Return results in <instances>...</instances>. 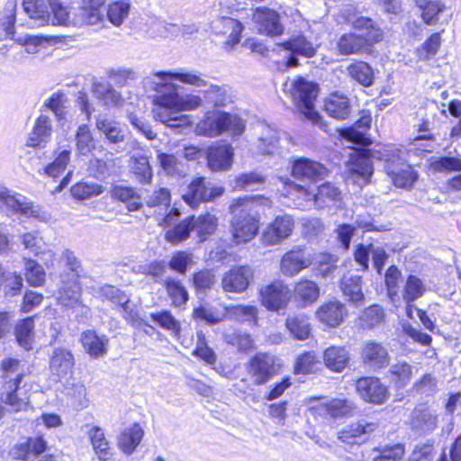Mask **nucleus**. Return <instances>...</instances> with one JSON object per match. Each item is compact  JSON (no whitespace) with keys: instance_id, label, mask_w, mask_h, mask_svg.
<instances>
[{"instance_id":"338daca9","label":"nucleus","mask_w":461,"mask_h":461,"mask_svg":"<svg viewBox=\"0 0 461 461\" xmlns=\"http://www.w3.org/2000/svg\"><path fill=\"white\" fill-rule=\"evenodd\" d=\"M194 320L204 321L209 325L216 324L221 321L219 311L210 303H202L193 310Z\"/></svg>"},{"instance_id":"5fc2aeb1","label":"nucleus","mask_w":461,"mask_h":461,"mask_svg":"<svg viewBox=\"0 0 461 461\" xmlns=\"http://www.w3.org/2000/svg\"><path fill=\"white\" fill-rule=\"evenodd\" d=\"M320 295L318 285L311 280L303 279L299 281L294 287V296L303 303L304 305L312 303Z\"/></svg>"},{"instance_id":"c85d7f7f","label":"nucleus","mask_w":461,"mask_h":461,"mask_svg":"<svg viewBox=\"0 0 461 461\" xmlns=\"http://www.w3.org/2000/svg\"><path fill=\"white\" fill-rule=\"evenodd\" d=\"M206 158L212 170H226L232 163L233 149L227 144L212 146L208 149Z\"/></svg>"},{"instance_id":"69168bd1","label":"nucleus","mask_w":461,"mask_h":461,"mask_svg":"<svg viewBox=\"0 0 461 461\" xmlns=\"http://www.w3.org/2000/svg\"><path fill=\"white\" fill-rule=\"evenodd\" d=\"M440 45V32L432 33L419 48L416 49V55L420 60H428L438 53Z\"/></svg>"},{"instance_id":"7ed1b4c3","label":"nucleus","mask_w":461,"mask_h":461,"mask_svg":"<svg viewBox=\"0 0 461 461\" xmlns=\"http://www.w3.org/2000/svg\"><path fill=\"white\" fill-rule=\"evenodd\" d=\"M216 221V218L210 213L188 216L169 228L165 233V239L176 245L190 238L194 232L199 242H203L214 232Z\"/></svg>"},{"instance_id":"393cba45","label":"nucleus","mask_w":461,"mask_h":461,"mask_svg":"<svg viewBox=\"0 0 461 461\" xmlns=\"http://www.w3.org/2000/svg\"><path fill=\"white\" fill-rule=\"evenodd\" d=\"M363 285L362 276L356 274H346L340 280V289L344 296L355 306H360L365 302Z\"/></svg>"},{"instance_id":"bb28decb","label":"nucleus","mask_w":461,"mask_h":461,"mask_svg":"<svg viewBox=\"0 0 461 461\" xmlns=\"http://www.w3.org/2000/svg\"><path fill=\"white\" fill-rule=\"evenodd\" d=\"M52 123L48 115L41 114L35 121L33 129L29 134L27 146L43 148L51 139Z\"/></svg>"},{"instance_id":"49530a36","label":"nucleus","mask_w":461,"mask_h":461,"mask_svg":"<svg viewBox=\"0 0 461 461\" xmlns=\"http://www.w3.org/2000/svg\"><path fill=\"white\" fill-rule=\"evenodd\" d=\"M415 4L421 10V18L428 25L436 24L438 15L446 9L440 0H415Z\"/></svg>"},{"instance_id":"f03ea898","label":"nucleus","mask_w":461,"mask_h":461,"mask_svg":"<svg viewBox=\"0 0 461 461\" xmlns=\"http://www.w3.org/2000/svg\"><path fill=\"white\" fill-rule=\"evenodd\" d=\"M353 26L358 33L343 34L337 43V50L340 55L366 52L374 43L383 39V32L368 17L357 18Z\"/></svg>"},{"instance_id":"412c9836","label":"nucleus","mask_w":461,"mask_h":461,"mask_svg":"<svg viewBox=\"0 0 461 461\" xmlns=\"http://www.w3.org/2000/svg\"><path fill=\"white\" fill-rule=\"evenodd\" d=\"M376 428V422H369L363 419L344 428L339 432L338 438L348 445H359L365 442Z\"/></svg>"},{"instance_id":"13d9d810","label":"nucleus","mask_w":461,"mask_h":461,"mask_svg":"<svg viewBox=\"0 0 461 461\" xmlns=\"http://www.w3.org/2000/svg\"><path fill=\"white\" fill-rule=\"evenodd\" d=\"M131 169L140 184L147 185L151 182L153 173L148 157L144 155L132 157Z\"/></svg>"},{"instance_id":"f3484780","label":"nucleus","mask_w":461,"mask_h":461,"mask_svg":"<svg viewBox=\"0 0 461 461\" xmlns=\"http://www.w3.org/2000/svg\"><path fill=\"white\" fill-rule=\"evenodd\" d=\"M50 371L52 375L59 379L67 378L73 373L75 357L72 351L65 347L52 348L50 354Z\"/></svg>"},{"instance_id":"0eeeda50","label":"nucleus","mask_w":461,"mask_h":461,"mask_svg":"<svg viewBox=\"0 0 461 461\" xmlns=\"http://www.w3.org/2000/svg\"><path fill=\"white\" fill-rule=\"evenodd\" d=\"M318 93V85L303 77H298L292 82L291 94L297 109L306 119L321 125L322 118L314 108Z\"/></svg>"},{"instance_id":"a211bd4d","label":"nucleus","mask_w":461,"mask_h":461,"mask_svg":"<svg viewBox=\"0 0 461 461\" xmlns=\"http://www.w3.org/2000/svg\"><path fill=\"white\" fill-rule=\"evenodd\" d=\"M171 195L167 188L161 187L155 190L145 199L148 207H158L163 211V225L167 228L173 224L180 215L176 208H170Z\"/></svg>"},{"instance_id":"f8f14e48","label":"nucleus","mask_w":461,"mask_h":461,"mask_svg":"<svg viewBox=\"0 0 461 461\" xmlns=\"http://www.w3.org/2000/svg\"><path fill=\"white\" fill-rule=\"evenodd\" d=\"M222 193L221 187L211 186V183H207L204 177H196L188 185L182 196L187 204L195 207L199 203L211 201Z\"/></svg>"},{"instance_id":"72a5a7b5","label":"nucleus","mask_w":461,"mask_h":461,"mask_svg":"<svg viewBox=\"0 0 461 461\" xmlns=\"http://www.w3.org/2000/svg\"><path fill=\"white\" fill-rule=\"evenodd\" d=\"M96 129L105 137L109 144H119L125 140V131L121 124L112 119L99 116L95 122Z\"/></svg>"},{"instance_id":"473e14b6","label":"nucleus","mask_w":461,"mask_h":461,"mask_svg":"<svg viewBox=\"0 0 461 461\" xmlns=\"http://www.w3.org/2000/svg\"><path fill=\"white\" fill-rule=\"evenodd\" d=\"M80 341L86 352L92 357L98 358L107 352L108 339L104 335H98L94 330L84 331Z\"/></svg>"},{"instance_id":"cd10ccee","label":"nucleus","mask_w":461,"mask_h":461,"mask_svg":"<svg viewBox=\"0 0 461 461\" xmlns=\"http://www.w3.org/2000/svg\"><path fill=\"white\" fill-rule=\"evenodd\" d=\"M110 194L113 200L122 203L129 212H138L143 207L141 194L135 187L115 185Z\"/></svg>"},{"instance_id":"9d476101","label":"nucleus","mask_w":461,"mask_h":461,"mask_svg":"<svg viewBox=\"0 0 461 461\" xmlns=\"http://www.w3.org/2000/svg\"><path fill=\"white\" fill-rule=\"evenodd\" d=\"M0 210L7 215L21 214L38 217L39 209L22 194H11L10 191L0 186Z\"/></svg>"},{"instance_id":"20e7f679","label":"nucleus","mask_w":461,"mask_h":461,"mask_svg":"<svg viewBox=\"0 0 461 461\" xmlns=\"http://www.w3.org/2000/svg\"><path fill=\"white\" fill-rule=\"evenodd\" d=\"M3 379L5 380L1 400L15 411L23 410L28 404V397L19 393L20 384L25 375L24 366L16 358L8 357L1 362Z\"/></svg>"},{"instance_id":"ea45409f","label":"nucleus","mask_w":461,"mask_h":461,"mask_svg":"<svg viewBox=\"0 0 461 461\" xmlns=\"http://www.w3.org/2000/svg\"><path fill=\"white\" fill-rule=\"evenodd\" d=\"M47 443L42 437L29 438L26 442L20 444L14 453L16 458L29 461L43 453Z\"/></svg>"},{"instance_id":"4d7b16f0","label":"nucleus","mask_w":461,"mask_h":461,"mask_svg":"<svg viewBox=\"0 0 461 461\" xmlns=\"http://www.w3.org/2000/svg\"><path fill=\"white\" fill-rule=\"evenodd\" d=\"M93 92L105 105L121 106L123 102L122 95L107 83L94 84Z\"/></svg>"},{"instance_id":"6e6552de","label":"nucleus","mask_w":461,"mask_h":461,"mask_svg":"<svg viewBox=\"0 0 461 461\" xmlns=\"http://www.w3.org/2000/svg\"><path fill=\"white\" fill-rule=\"evenodd\" d=\"M279 367L275 356L258 352L249 359L246 370L254 384L262 385L278 374Z\"/></svg>"},{"instance_id":"ddd939ff","label":"nucleus","mask_w":461,"mask_h":461,"mask_svg":"<svg viewBox=\"0 0 461 461\" xmlns=\"http://www.w3.org/2000/svg\"><path fill=\"white\" fill-rule=\"evenodd\" d=\"M311 253L304 246H294L281 258L280 270L285 276L293 277L312 266Z\"/></svg>"},{"instance_id":"a18cd8bd","label":"nucleus","mask_w":461,"mask_h":461,"mask_svg":"<svg viewBox=\"0 0 461 461\" xmlns=\"http://www.w3.org/2000/svg\"><path fill=\"white\" fill-rule=\"evenodd\" d=\"M285 326L291 335L299 340H304L311 335L309 319L304 314L288 316Z\"/></svg>"},{"instance_id":"c03bdc74","label":"nucleus","mask_w":461,"mask_h":461,"mask_svg":"<svg viewBox=\"0 0 461 461\" xmlns=\"http://www.w3.org/2000/svg\"><path fill=\"white\" fill-rule=\"evenodd\" d=\"M88 437L99 461H107L112 453L104 430L98 426H94L89 429Z\"/></svg>"},{"instance_id":"bf43d9fd","label":"nucleus","mask_w":461,"mask_h":461,"mask_svg":"<svg viewBox=\"0 0 461 461\" xmlns=\"http://www.w3.org/2000/svg\"><path fill=\"white\" fill-rule=\"evenodd\" d=\"M312 266L322 277L329 276L336 268L338 258L330 253H311Z\"/></svg>"},{"instance_id":"603ef678","label":"nucleus","mask_w":461,"mask_h":461,"mask_svg":"<svg viewBox=\"0 0 461 461\" xmlns=\"http://www.w3.org/2000/svg\"><path fill=\"white\" fill-rule=\"evenodd\" d=\"M348 71L351 78L363 86L367 87L374 83V70L366 62H355L348 67Z\"/></svg>"},{"instance_id":"37998d69","label":"nucleus","mask_w":461,"mask_h":461,"mask_svg":"<svg viewBox=\"0 0 461 461\" xmlns=\"http://www.w3.org/2000/svg\"><path fill=\"white\" fill-rule=\"evenodd\" d=\"M426 285L422 279L416 275H409L402 287V301L403 303H414L421 298L426 293Z\"/></svg>"},{"instance_id":"9b49d317","label":"nucleus","mask_w":461,"mask_h":461,"mask_svg":"<svg viewBox=\"0 0 461 461\" xmlns=\"http://www.w3.org/2000/svg\"><path fill=\"white\" fill-rule=\"evenodd\" d=\"M328 174L323 164L304 157L294 158L291 164L292 176L300 181L316 182L324 179Z\"/></svg>"},{"instance_id":"c9c22d12","label":"nucleus","mask_w":461,"mask_h":461,"mask_svg":"<svg viewBox=\"0 0 461 461\" xmlns=\"http://www.w3.org/2000/svg\"><path fill=\"white\" fill-rule=\"evenodd\" d=\"M341 192L333 184L325 182L318 186L316 194L312 195V201L316 208L324 209L332 206L340 200Z\"/></svg>"},{"instance_id":"c756f323","label":"nucleus","mask_w":461,"mask_h":461,"mask_svg":"<svg viewBox=\"0 0 461 461\" xmlns=\"http://www.w3.org/2000/svg\"><path fill=\"white\" fill-rule=\"evenodd\" d=\"M255 19L258 24V31L268 36H277L283 33L284 27L280 23L277 12L266 8L258 12Z\"/></svg>"},{"instance_id":"6e6d98bb","label":"nucleus","mask_w":461,"mask_h":461,"mask_svg":"<svg viewBox=\"0 0 461 461\" xmlns=\"http://www.w3.org/2000/svg\"><path fill=\"white\" fill-rule=\"evenodd\" d=\"M131 9L129 0H118L108 5L106 9L107 20L115 27L122 25L128 17Z\"/></svg>"},{"instance_id":"774afa93","label":"nucleus","mask_w":461,"mask_h":461,"mask_svg":"<svg viewBox=\"0 0 461 461\" xmlns=\"http://www.w3.org/2000/svg\"><path fill=\"white\" fill-rule=\"evenodd\" d=\"M430 168L435 172L447 173L461 171V158L442 156L431 159Z\"/></svg>"},{"instance_id":"dca6fc26","label":"nucleus","mask_w":461,"mask_h":461,"mask_svg":"<svg viewBox=\"0 0 461 461\" xmlns=\"http://www.w3.org/2000/svg\"><path fill=\"white\" fill-rule=\"evenodd\" d=\"M384 168L393 185L400 188H409L418 179V174L411 166L403 162L399 158L387 159Z\"/></svg>"},{"instance_id":"1a4fd4ad","label":"nucleus","mask_w":461,"mask_h":461,"mask_svg":"<svg viewBox=\"0 0 461 461\" xmlns=\"http://www.w3.org/2000/svg\"><path fill=\"white\" fill-rule=\"evenodd\" d=\"M355 409L356 405L353 401L345 398H334L313 405L309 411L314 417L336 420L352 416Z\"/></svg>"},{"instance_id":"052dcab7","label":"nucleus","mask_w":461,"mask_h":461,"mask_svg":"<svg viewBox=\"0 0 461 461\" xmlns=\"http://www.w3.org/2000/svg\"><path fill=\"white\" fill-rule=\"evenodd\" d=\"M75 20V23L79 26L95 25L103 23L104 15L100 8L85 4L84 6L77 10Z\"/></svg>"},{"instance_id":"2eb2a0df","label":"nucleus","mask_w":461,"mask_h":461,"mask_svg":"<svg viewBox=\"0 0 461 461\" xmlns=\"http://www.w3.org/2000/svg\"><path fill=\"white\" fill-rule=\"evenodd\" d=\"M261 303L269 311H278L285 308L290 291L281 281H275L260 289Z\"/></svg>"},{"instance_id":"680f3d73","label":"nucleus","mask_w":461,"mask_h":461,"mask_svg":"<svg viewBox=\"0 0 461 461\" xmlns=\"http://www.w3.org/2000/svg\"><path fill=\"white\" fill-rule=\"evenodd\" d=\"M56 158L53 162L45 167L44 172L47 176L56 178L59 176L66 169L70 161L71 150L64 149L56 151Z\"/></svg>"},{"instance_id":"0e129e2a","label":"nucleus","mask_w":461,"mask_h":461,"mask_svg":"<svg viewBox=\"0 0 461 461\" xmlns=\"http://www.w3.org/2000/svg\"><path fill=\"white\" fill-rule=\"evenodd\" d=\"M23 7L31 19L38 20L41 23L50 19V12L43 0H23Z\"/></svg>"},{"instance_id":"5701e85b","label":"nucleus","mask_w":461,"mask_h":461,"mask_svg":"<svg viewBox=\"0 0 461 461\" xmlns=\"http://www.w3.org/2000/svg\"><path fill=\"white\" fill-rule=\"evenodd\" d=\"M80 274L62 273L60 276L61 285L59 289V303L66 307H73L80 298V284L78 278Z\"/></svg>"},{"instance_id":"3c124183","label":"nucleus","mask_w":461,"mask_h":461,"mask_svg":"<svg viewBox=\"0 0 461 461\" xmlns=\"http://www.w3.org/2000/svg\"><path fill=\"white\" fill-rule=\"evenodd\" d=\"M14 333L17 343L29 349L31 348L32 338L34 330V320L32 317H27L20 320L15 325H14Z\"/></svg>"},{"instance_id":"4be33fe9","label":"nucleus","mask_w":461,"mask_h":461,"mask_svg":"<svg viewBox=\"0 0 461 461\" xmlns=\"http://www.w3.org/2000/svg\"><path fill=\"white\" fill-rule=\"evenodd\" d=\"M294 227V220L291 216H277L270 223L263 233V241L267 245H276L288 238Z\"/></svg>"},{"instance_id":"4468645a","label":"nucleus","mask_w":461,"mask_h":461,"mask_svg":"<svg viewBox=\"0 0 461 461\" xmlns=\"http://www.w3.org/2000/svg\"><path fill=\"white\" fill-rule=\"evenodd\" d=\"M356 390L365 402L382 404L389 398L388 388L374 376H365L357 380Z\"/></svg>"},{"instance_id":"a19ab883","label":"nucleus","mask_w":461,"mask_h":461,"mask_svg":"<svg viewBox=\"0 0 461 461\" xmlns=\"http://www.w3.org/2000/svg\"><path fill=\"white\" fill-rule=\"evenodd\" d=\"M323 360L329 369L341 372L348 363V351L343 347H330L323 353Z\"/></svg>"},{"instance_id":"79ce46f5","label":"nucleus","mask_w":461,"mask_h":461,"mask_svg":"<svg viewBox=\"0 0 461 461\" xmlns=\"http://www.w3.org/2000/svg\"><path fill=\"white\" fill-rule=\"evenodd\" d=\"M163 285L171 300L172 305L180 308L186 304L189 300V294L181 281L173 277H167L164 280Z\"/></svg>"},{"instance_id":"8fccbe9b","label":"nucleus","mask_w":461,"mask_h":461,"mask_svg":"<svg viewBox=\"0 0 461 461\" xmlns=\"http://www.w3.org/2000/svg\"><path fill=\"white\" fill-rule=\"evenodd\" d=\"M438 418L429 410H414L411 419L413 429L422 432H431L437 428Z\"/></svg>"},{"instance_id":"f257e3e1","label":"nucleus","mask_w":461,"mask_h":461,"mask_svg":"<svg viewBox=\"0 0 461 461\" xmlns=\"http://www.w3.org/2000/svg\"><path fill=\"white\" fill-rule=\"evenodd\" d=\"M268 203V199L259 196H244L233 201L230 209L233 214L231 230L236 243L247 242L256 236L262 205Z\"/></svg>"},{"instance_id":"6ab92c4d","label":"nucleus","mask_w":461,"mask_h":461,"mask_svg":"<svg viewBox=\"0 0 461 461\" xmlns=\"http://www.w3.org/2000/svg\"><path fill=\"white\" fill-rule=\"evenodd\" d=\"M253 278V271L249 266L235 267L226 272L221 279V286L227 293H243Z\"/></svg>"},{"instance_id":"7c9ffc66","label":"nucleus","mask_w":461,"mask_h":461,"mask_svg":"<svg viewBox=\"0 0 461 461\" xmlns=\"http://www.w3.org/2000/svg\"><path fill=\"white\" fill-rule=\"evenodd\" d=\"M324 110L327 114L336 120H345L351 113L349 99L342 94L333 93L325 100Z\"/></svg>"},{"instance_id":"423d86ee","label":"nucleus","mask_w":461,"mask_h":461,"mask_svg":"<svg viewBox=\"0 0 461 461\" xmlns=\"http://www.w3.org/2000/svg\"><path fill=\"white\" fill-rule=\"evenodd\" d=\"M154 85L153 103L160 108L179 112L194 110L203 104V99L199 95L180 96L178 86L173 83H154Z\"/></svg>"},{"instance_id":"4c0bfd02","label":"nucleus","mask_w":461,"mask_h":461,"mask_svg":"<svg viewBox=\"0 0 461 461\" xmlns=\"http://www.w3.org/2000/svg\"><path fill=\"white\" fill-rule=\"evenodd\" d=\"M144 435L141 427L135 423L119 437L118 447L126 455H131L140 445Z\"/></svg>"},{"instance_id":"aec40b11","label":"nucleus","mask_w":461,"mask_h":461,"mask_svg":"<svg viewBox=\"0 0 461 461\" xmlns=\"http://www.w3.org/2000/svg\"><path fill=\"white\" fill-rule=\"evenodd\" d=\"M282 47L289 51L286 66L294 68L299 65L298 57L312 58L315 56L317 47L303 35L294 36L288 41L283 42Z\"/></svg>"},{"instance_id":"b1692460","label":"nucleus","mask_w":461,"mask_h":461,"mask_svg":"<svg viewBox=\"0 0 461 461\" xmlns=\"http://www.w3.org/2000/svg\"><path fill=\"white\" fill-rule=\"evenodd\" d=\"M211 27L215 34L227 35L225 43L230 46H234L240 41L243 26L237 19L221 16L212 22Z\"/></svg>"},{"instance_id":"f704fd0d","label":"nucleus","mask_w":461,"mask_h":461,"mask_svg":"<svg viewBox=\"0 0 461 461\" xmlns=\"http://www.w3.org/2000/svg\"><path fill=\"white\" fill-rule=\"evenodd\" d=\"M348 167L352 175L357 176L362 180V184L367 185L370 182L374 167L372 160L366 154L361 153L351 156Z\"/></svg>"},{"instance_id":"2f4dec72","label":"nucleus","mask_w":461,"mask_h":461,"mask_svg":"<svg viewBox=\"0 0 461 461\" xmlns=\"http://www.w3.org/2000/svg\"><path fill=\"white\" fill-rule=\"evenodd\" d=\"M347 314L345 305L339 301H330L317 312L319 320L330 327L339 326Z\"/></svg>"},{"instance_id":"58836bf2","label":"nucleus","mask_w":461,"mask_h":461,"mask_svg":"<svg viewBox=\"0 0 461 461\" xmlns=\"http://www.w3.org/2000/svg\"><path fill=\"white\" fill-rule=\"evenodd\" d=\"M417 371L416 366H411L405 360L399 359L390 366L388 373L397 387H404L410 383L413 374Z\"/></svg>"},{"instance_id":"864d4df0","label":"nucleus","mask_w":461,"mask_h":461,"mask_svg":"<svg viewBox=\"0 0 461 461\" xmlns=\"http://www.w3.org/2000/svg\"><path fill=\"white\" fill-rule=\"evenodd\" d=\"M204 98L215 107H222L232 102L230 87L223 85H210L204 91Z\"/></svg>"},{"instance_id":"a878e982","label":"nucleus","mask_w":461,"mask_h":461,"mask_svg":"<svg viewBox=\"0 0 461 461\" xmlns=\"http://www.w3.org/2000/svg\"><path fill=\"white\" fill-rule=\"evenodd\" d=\"M361 357L363 362L372 368H383L389 364V353L387 348L381 343L368 341L362 349Z\"/></svg>"},{"instance_id":"39448f33","label":"nucleus","mask_w":461,"mask_h":461,"mask_svg":"<svg viewBox=\"0 0 461 461\" xmlns=\"http://www.w3.org/2000/svg\"><path fill=\"white\" fill-rule=\"evenodd\" d=\"M244 129V122L239 116L212 110L205 113L203 118L196 124L195 132L198 135L212 138L224 131H230L233 135H241Z\"/></svg>"},{"instance_id":"de8ad7c7","label":"nucleus","mask_w":461,"mask_h":461,"mask_svg":"<svg viewBox=\"0 0 461 461\" xmlns=\"http://www.w3.org/2000/svg\"><path fill=\"white\" fill-rule=\"evenodd\" d=\"M68 98L65 94L62 92H55L49 98H47L43 104L42 108L48 109L53 113L57 122L63 125L66 122L67 115V107L66 103Z\"/></svg>"},{"instance_id":"e2e57ef3","label":"nucleus","mask_w":461,"mask_h":461,"mask_svg":"<svg viewBox=\"0 0 461 461\" xmlns=\"http://www.w3.org/2000/svg\"><path fill=\"white\" fill-rule=\"evenodd\" d=\"M192 283L198 294H206L216 283L214 272L211 269H202L194 273Z\"/></svg>"},{"instance_id":"09e8293b","label":"nucleus","mask_w":461,"mask_h":461,"mask_svg":"<svg viewBox=\"0 0 461 461\" xmlns=\"http://www.w3.org/2000/svg\"><path fill=\"white\" fill-rule=\"evenodd\" d=\"M76 149L79 156H88L95 149V140L86 124L80 125L75 135Z\"/></svg>"},{"instance_id":"e433bc0d","label":"nucleus","mask_w":461,"mask_h":461,"mask_svg":"<svg viewBox=\"0 0 461 461\" xmlns=\"http://www.w3.org/2000/svg\"><path fill=\"white\" fill-rule=\"evenodd\" d=\"M155 77L163 81L162 83H171V81L177 80L183 84L198 87L207 85L204 79L193 71H158L155 74Z\"/></svg>"}]
</instances>
